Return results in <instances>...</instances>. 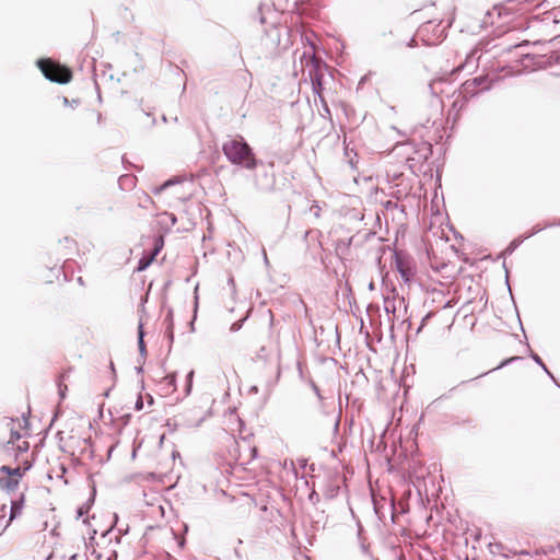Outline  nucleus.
<instances>
[{
    "label": "nucleus",
    "mask_w": 560,
    "mask_h": 560,
    "mask_svg": "<svg viewBox=\"0 0 560 560\" xmlns=\"http://www.w3.org/2000/svg\"><path fill=\"white\" fill-rule=\"evenodd\" d=\"M226 159L235 165L247 170H254L257 166V160L252 148L244 141L242 136H235L228 139L222 147Z\"/></svg>",
    "instance_id": "nucleus-1"
},
{
    "label": "nucleus",
    "mask_w": 560,
    "mask_h": 560,
    "mask_svg": "<svg viewBox=\"0 0 560 560\" xmlns=\"http://www.w3.org/2000/svg\"><path fill=\"white\" fill-rule=\"evenodd\" d=\"M32 467V462L27 458L23 459L20 465L12 468L3 465L0 467V489L12 492L18 489L20 481L27 470Z\"/></svg>",
    "instance_id": "nucleus-2"
},
{
    "label": "nucleus",
    "mask_w": 560,
    "mask_h": 560,
    "mask_svg": "<svg viewBox=\"0 0 560 560\" xmlns=\"http://www.w3.org/2000/svg\"><path fill=\"white\" fill-rule=\"evenodd\" d=\"M37 66L43 74L50 81L65 84L71 81V70L49 58H43L37 61Z\"/></svg>",
    "instance_id": "nucleus-3"
},
{
    "label": "nucleus",
    "mask_w": 560,
    "mask_h": 560,
    "mask_svg": "<svg viewBox=\"0 0 560 560\" xmlns=\"http://www.w3.org/2000/svg\"><path fill=\"white\" fill-rule=\"evenodd\" d=\"M463 86L465 93L472 96L477 94L479 90H488L490 85L486 77H478L466 81Z\"/></svg>",
    "instance_id": "nucleus-4"
},
{
    "label": "nucleus",
    "mask_w": 560,
    "mask_h": 560,
    "mask_svg": "<svg viewBox=\"0 0 560 560\" xmlns=\"http://www.w3.org/2000/svg\"><path fill=\"white\" fill-rule=\"evenodd\" d=\"M24 494H21L19 500H15L11 504L10 520L15 518L21 515L24 508Z\"/></svg>",
    "instance_id": "nucleus-5"
},
{
    "label": "nucleus",
    "mask_w": 560,
    "mask_h": 560,
    "mask_svg": "<svg viewBox=\"0 0 560 560\" xmlns=\"http://www.w3.org/2000/svg\"><path fill=\"white\" fill-rule=\"evenodd\" d=\"M164 246V240H163V236H158L154 241V249H153V257H155L160 252L161 249L163 248Z\"/></svg>",
    "instance_id": "nucleus-6"
},
{
    "label": "nucleus",
    "mask_w": 560,
    "mask_h": 560,
    "mask_svg": "<svg viewBox=\"0 0 560 560\" xmlns=\"http://www.w3.org/2000/svg\"><path fill=\"white\" fill-rule=\"evenodd\" d=\"M242 77H243V84L242 85H243V88L246 89V88H248L250 85V81H252L250 73L248 71H244L242 73Z\"/></svg>",
    "instance_id": "nucleus-7"
},
{
    "label": "nucleus",
    "mask_w": 560,
    "mask_h": 560,
    "mask_svg": "<svg viewBox=\"0 0 560 560\" xmlns=\"http://www.w3.org/2000/svg\"><path fill=\"white\" fill-rule=\"evenodd\" d=\"M154 258L155 257L151 255L150 258H148L147 260L141 259L139 262V270H143L144 268H147L154 260Z\"/></svg>",
    "instance_id": "nucleus-8"
},
{
    "label": "nucleus",
    "mask_w": 560,
    "mask_h": 560,
    "mask_svg": "<svg viewBox=\"0 0 560 560\" xmlns=\"http://www.w3.org/2000/svg\"><path fill=\"white\" fill-rule=\"evenodd\" d=\"M142 325H139V350H144Z\"/></svg>",
    "instance_id": "nucleus-9"
},
{
    "label": "nucleus",
    "mask_w": 560,
    "mask_h": 560,
    "mask_svg": "<svg viewBox=\"0 0 560 560\" xmlns=\"http://www.w3.org/2000/svg\"><path fill=\"white\" fill-rule=\"evenodd\" d=\"M135 409L142 410L143 409V397L139 395L135 401Z\"/></svg>",
    "instance_id": "nucleus-10"
},
{
    "label": "nucleus",
    "mask_w": 560,
    "mask_h": 560,
    "mask_svg": "<svg viewBox=\"0 0 560 560\" xmlns=\"http://www.w3.org/2000/svg\"><path fill=\"white\" fill-rule=\"evenodd\" d=\"M313 85H314V89L315 91L320 94V86H322V83H320V79L318 77H316L314 80H313Z\"/></svg>",
    "instance_id": "nucleus-11"
},
{
    "label": "nucleus",
    "mask_w": 560,
    "mask_h": 560,
    "mask_svg": "<svg viewBox=\"0 0 560 560\" xmlns=\"http://www.w3.org/2000/svg\"><path fill=\"white\" fill-rule=\"evenodd\" d=\"M18 450L22 453H27L28 451V442L23 441L22 444L18 445Z\"/></svg>",
    "instance_id": "nucleus-12"
},
{
    "label": "nucleus",
    "mask_w": 560,
    "mask_h": 560,
    "mask_svg": "<svg viewBox=\"0 0 560 560\" xmlns=\"http://www.w3.org/2000/svg\"><path fill=\"white\" fill-rule=\"evenodd\" d=\"M172 184V182H165L160 188H159V191H162L163 189H165L167 186H170Z\"/></svg>",
    "instance_id": "nucleus-13"
},
{
    "label": "nucleus",
    "mask_w": 560,
    "mask_h": 560,
    "mask_svg": "<svg viewBox=\"0 0 560 560\" xmlns=\"http://www.w3.org/2000/svg\"><path fill=\"white\" fill-rule=\"evenodd\" d=\"M148 404L151 406L153 404V397L151 395H147Z\"/></svg>",
    "instance_id": "nucleus-14"
},
{
    "label": "nucleus",
    "mask_w": 560,
    "mask_h": 560,
    "mask_svg": "<svg viewBox=\"0 0 560 560\" xmlns=\"http://www.w3.org/2000/svg\"><path fill=\"white\" fill-rule=\"evenodd\" d=\"M252 452H253V457H254V456H255V454H256V448H253V451H252Z\"/></svg>",
    "instance_id": "nucleus-15"
}]
</instances>
